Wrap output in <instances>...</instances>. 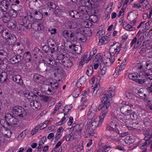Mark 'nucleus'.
I'll list each match as a JSON object with an SVG mask.
<instances>
[{
	"label": "nucleus",
	"instance_id": "obj_29",
	"mask_svg": "<svg viewBox=\"0 0 152 152\" xmlns=\"http://www.w3.org/2000/svg\"><path fill=\"white\" fill-rule=\"evenodd\" d=\"M47 85L50 86L52 89H57L58 87V83L56 81L53 80L48 82Z\"/></svg>",
	"mask_w": 152,
	"mask_h": 152
},
{
	"label": "nucleus",
	"instance_id": "obj_16",
	"mask_svg": "<svg viewBox=\"0 0 152 152\" xmlns=\"http://www.w3.org/2000/svg\"><path fill=\"white\" fill-rule=\"evenodd\" d=\"M145 111L144 110L140 109L138 110L137 112H133L131 113V118L134 120H137L139 117V115L143 116L145 115Z\"/></svg>",
	"mask_w": 152,
	"mask_h": 152
},
{
	"label": "nucleus",
	"instance_id": "obj_54",
	"mask_svg": "<svg viewBox=\"0 0 152 152\" xmlns=\"http://www.w3.org/2000/svg\"><path fill=\"white\" fill-rule=\"evenodd\" d=\"M151 20H149L145 24H143L142 27V29L143 31H145V29L148 30L149 26L151 23Z\"/></svg>",
	"mask_w": 152,
	"mask_h": 152
},
{
	"label": "nucleus",
	"instance_id": "obj_47",
	"mask_svg": "<svg viewBox=\"0 0 152 152\" xmlns=\"http://www.w3.org/2000/svg\"><path fill=\"white\" fill-rule=\"evenodd\" d=\"M10 10L9 12H7V13H9L11 17L15 18L17 16L18 14L17 11L13 9H11Z\"/></svg>",
	"mask_w": 152,
	"mask_h": 152
},
{
	"label": "nucleus",
	"instance_id": "obj_60",
	"mask_svg": "<svg viewBox=\"0 0 152 152\" xmlns=\"http://www.w3.org/2000/svg\"><path fill=\"white\" fill-rule=\"evenodd\" d=\"M72 108V105H66L64 109L62 111L64 112V113H68V111L71 109Z\"/></svg>",
	"mask_w": 152,
	"mask_h": 152
},
{
	"label": "nucleus",
	"instance_id": "obj_42",
	"mask_svg": "<svg viewBox=\"0 0 152 152\" xmlns=\"http://www.w3.org/2000/svg\"><path fill=\"white\" fill-rule=\"evenodd\" d=\"M125 142L129 145L133 144L134 142V140L131 137L127 136L124 139Z\"/></svg>",
	"mask_w": 152,
	"mask_h": 152
},
{
	"label": "nucleus",
	"instance_id": "obj_30",
	"mask_svg": "<svg viewBox=\"0 0 152 152\" xmlns=\"http://www.w3.org/2000/svg\"><path fill=\"white\" fill-rule=\"evenodd\" d=\"M91 57H88V55L85 54L81 58V60L80 62V64L81 65H83L85 63H88L91 59Z\"/></svg>",
	"mask_w": 152,
	"mask_h": 152
},
{
	"label": "nucleus",
	"instance_id": "obj_63",
	"mask_svg": "<svg viewBox=\"0 0 152 152\" xmlns=\"http://www.w3.org/2000/svg\"><path fill=\"white\" fill-rule=\"evenodd\" d=\"M90 93L89 89L88 88H87L82 92V94L83 96H87L89 95Z\"/></svg>",
	"mask_w": 152,
	"mask_h": 152
},
{
	"label": "nucleus",
	"instance_id": "obj_44",
	"mask_svg": "<svg viewBox=\"0 0 152 152\" xmlns=\"http://www.w3.org/2000/svg\"><path fill=\"white\" fill-rule=\"evenodd\" d=\"M108 40V38L107 37H102L99 39L98 44L99 45H104L107 43Z\"/></svg>",
	"mask_w": 152,
	"mask_h": 152
},
{
	"label": "nucleus",
	"instance_id": "obj_24",
	"mask_svg": "<svg viewBox=\"0 0 152 152\" xmlns=\"http://www.w3.org/2000/svg\"><path fill=\"white\" fill-rule=\"evenodd\" d=\"M30 106L34 110H37L40 109L41 105L38 101L34 100L30 102Z\"/></svg>",
	"mask_w": 152,
	"mask_h": 152
},
{
	"label": "nucleus",
	"instance_id": "obj_64",
	"mask_svg": "<svg viewBox=\"0 0 152 152\" xmlns=\"http://www.w3.org/2000/svg\"><path fill=\"white\" fill-rule=\"evenodd\" d=\"M77 151L78 152H83V147L82 145H78L77 148Z\"/></svg>",
	"mask_w": 152,
	"mask_h": 152
},
{
	"label": "nucleus",
	"instance_id": "obj_14",
	"mask_svg": "<svg viewBox=\"0 0 152 152\" xmlns=\"http://www.w3.org/2000/svg\"><path fill=\"white\" fill-rule=\"evenodd\" d=\"M109 53H106L102 58V61L106 66H109L114 61L116 56H111L108 57L107 56Z\"/></svg>",
	"mask_w": 152,
	"mask_h": 152
},
{
	"label": "nucleus",
	"instance_id": "obj_41",
	"mask_svg": "<svg viewBox=\"0 0 152 152\" xmlns=\"http://www.w3.org/2000/svg\"><path fill=\"white\" fill-rule=\"evenodd\" d=\"M16 25V22L14 19H11L8 22L7 26L9 28L13 29L15 27Z\"/></svg>",
	"mask_w": 152,
	"mask_h": 152
},
{
	"label": "nucleus",
	"instance_id": "obj_5",
	"mask_svg": "<svg viewBox=\"0 0 152 152\" xmlns=\"http://www.w3.org/2000/svg\"><path fill=\"white\" fill-rule=\"evenodd\" d=\"M107 114L102 111L99 116H96L95 118L92 119L93 120L91 119V121H88L87 126L88 127L90 126L92 128L99 127L102 125Z\"/></svg>",
	"mask_w": 152,
	"mask_h": 152
},
{
	"label": "nucleus",
	"instance_id": "obj_59",
	"mask_svg": "<svg viewBox=\"0 0 152 152\" xmlns=\"http://www.w3.org/2000/svg\"><path fill=\"white\" fill-rule=\"evenodd\" d=\"M64 116L61 118V120L63 124H64L68 120V117L69 116V113H64Z\"/></svg>",
	"mask_w": 152,
	"mask_h": 152
},
{
	"label": "nucleus",
	"instance_id": "obj_55",
	"mask_svg": "<svg viewBox=\"0 0 152 152\" xmlns=\"http://www.w3.org/2000/svg\"><path fill=\"white\" fill-rule=\"evenodd\" d=\"M122 105H124L126 106H127V107L129 108V107L130 108H133V104L128 102H126L125 101H123L121 103Z\"/></svg>",
	"mask_w": 152,
	"mask_h": 152
},
{
	"label": "nucleus",
	"instance_id": "obj_58",
	"mask_svg": "<svg viewBox=\"0 0 152 152\" xmlns=\"http://www.w3.org/2000/svg\"><path fill=\"white\" fill-rule=\"evenodd\" d=\"M126 96L130 99H132L134 98V95L130 91H126L125 94Z\"/></svg>",
	"mask_w": 152,
	"mask_h": 152
},
{
	"label": "nucleus",
	"instance_id": "obj_9",
	"mask_svg": "<svg viewBox=\"0 0 152 152\" xmlns=\"http://www.w3.org/2000/svg\"><path fill=\"white\" fill-rule=\"evenodd\" d=\"M97 109L96 106L94 104L92 105L86 113L87 118L91 120L97 116Z\"/></svg>",
	"mask_w": 152,
	"mask_h": 152
},
{
	"label": "nucleus",
	"instance_id": "obj_38",
	"mask_svg": "<svg viewBox=\"0 0 152 152\" xmlns=\"http://www.w3.org/2000/svg\"><path fill=\"white\" fill-rule=\"evenodd\" d=\"M101 67L100 68V73L101 75H105L107 70V69L106 67L107 66L105 65L104 63H103V61H102L101 63Z\"/></svg>",
	"mask_w": 152,
	"mask_h": 152
},
{
	"label": "nucleus",
	"instance_id": "obj_45",
	"mask_svg": "<svg viewBox=\"0 0 152 152\" xmlns=\"http://www.w3.org/2000/svg\"><path fill=\"white\" fill-rule=\"evenodd\" d=\"M90 102V101L88 99H84L83 100L82 103L80 106L81 110L84 109Z\"/></svg>",
	"mask_w": 152,
	"mask_h": 152
},
{
	"label": "nucleus",
	"instance_id": "obj_51",
	"mask_svg": "<svg viewBox=\"0 0 152 152\" xmlns=\"http://www.w3.org/2000/svg\"><path fill=\"white\" fill-rule=\"evenodd\" d=\"M89 127L88 129L87 130V132L90 136H94L95 137L96 136V134L94 132V129L95 128H92L91 127Z\"/></svg>",
	"mask_w": 152,
	"mask_h": 152
},
{
	"label": "nucleus",
	"instance_id": "obj_26",
	"mask_svg": "<svg viewBox=\"0 0 152 152\" xmlns=\"http://www.w3.org/2000/svg\"><path fill=\"white\" fill-rule=\"evenodd\" d=\"M4 132L2 134L3 136L7 138H10L12 132L10 130L11 127H4Z\"/></svg>",
	"mask_w": 152,
	"mask_h": 152
},
{
	"label": "nucleus",
	"instance_id": "obj_12",
	"mask_svg": "<svg viewBox=\"0 0 152 152\" xmlns=\"http://www.w3.org/2000/svg\"><path fill=\"white\" fill-rule=\"evenodd\" d=\"M13 113L20 117H24L26 115V113L24 109L20 106L15 107L13 109Z\"/></svg>",
	"mask_w": 152,
	"mask_h": 152
},
{
	"label": "nucleus",
	"instance_id": "obj_62",
	"mask_svg": "<svg viewBox=\"0 0 152 152\" xmlns=\"http://www.w3.org/2000/svg\"><path fill=\"white\" fill-rule=\"evenodd\" d=\"M39 126L37 125L34 129H33L31 130V135H33L35 134L38 132V130L39 129Z\"/></svg>",
	"mask_w": 152,
	"mask_h": 152
},
{
	"label": "nucleus",
	"instance_id": "obj_22",
	"mask_svg": "<svg viewBox=\"0 0 152 152\" xmlns=\"http://www.w3.org/2000/svg\"><path fill=\"white\" fill-rule=\"evenodd\" d=\"M147 81H145L146 84V88L148 92L152 94V76L147 78Z\"/></svg>",
	"mask_w": 152,
	"mask_h": 152
},
{
	"label": "nucleus",
	"instance_id": "obj_35",
	"mask_svg": "<svg viewBox=\"0 0 152 152\" xmlns=\"http://www.w3.org/2000/svg\"><path fill=\"white\" fill-rule=\"evenodd\" d=\"M12 79L14 81L16 82L20 85H22L23 84V82L20 75H17L14 76L13 77Z\"/></svg>",
	"mask_w": 152,
	"mask_h": 152
},
{
	"label": "nucleus",
	"instance_id": "obj_61",
	"mask_svg": "<svg viewBox=\"0 0 152 152\" xmlns=\"http://www.w3.org/2000/svg\"><path fill=\"white\" fill-rule=\"evenodd\" d=\"M143 92L144 89L142 88H140L138 91V95L140 97H143V96H145V97L146 94L143 93Z\"/></svg>",
	"mask_w": 152,
	"mask_h": 152
},
{
	"label": "nucleus",
	"instance_id": "obj_20",
	"mask_svg": "<svg viewBox=\"0 0 152 152\" xmlns=\"http://www.w3.org/2000/svg\"><path fill=\"white\" fill-rule=\"evenodd\" d=\"M151 45V42L149 40H147L143 42L142 46L143 47V48L146 49H147V51L148 50H150L149 52H148V53L149 54H151L152 56V49Z\"/></svg>",
	"mask_w": 152,
	"mask_h": 152
},
{
	"label": "nucleus",
	"instance_id": "obj_32",
	"mask_svg": "<svg viewBox=\"0 0 152 152\" xmlns=\"http://www.w3.org/2000/svg\"><path fill=\"white\" fill-rule=\"evenodd\" d=\"M49 62L48 65L47 66L46 69V70L48 71L52 70L53 69H54V67L56 66V64L55 61H49Z\"/></svg>",
	"mask_w": 152,
	"mask_h": 152
},
{
	"label": "nucleus",
	"instance_id": "obj_27",
	"mask_svg": "<svg viewBox=\"0 0 152 152\" xmlns=\"http://www.w3.org/2000/svg\"><path fill=\"white\" fill-rule=\"evenodd\" d=\"M111 147L109 145H105L97 149L95 152H107L110 150Z\"/></svg>",
	"mask_w": 152,
	"mask_h": 152
},
{
	"label": "nucleus",
	"instance_id": "obj_37",
	"mask_svg": "<svg viewBox=\"0 0 152 152\" xmlns=\"http://www.w3.org/2000/svg\"><path fill=\"white\" fill-rule=\"evenodd\" d=\"M145 137L144 139L148 140L152 137V130H147L144 133Z\"/></svg>",
	"mask_w": 152,
	"mask_h": 152
},
{
	"label": "nucleus",
	"instance_id": "obj_40",
	"mask_svg": "<svg viewBox=\"0 0 152 152\" xmlns=\"http://www.w3.org/2000/svg\"><path fill=\"white\" fill-rule=\"evenodd\" d=\"M7 79V74L5 72H2L0 74V81L2 83L5 82Z\"/></svg>",
	"mask_w": 152,
	"mask_h": 152
},
{
	"label": "nucleus",
	"instance_id": "obj_56",
	"mask_svg": "<svg viewBox=\"0 0 152 152\" xmlns=\"http://www.w3.org/2000/svg\"><path fill=\"white\" fill-rule=\"evenodd\" d=\"M137 15L133 12H131L129 13L128 15L127 18L128 20H132L134 18H136Z\"/></svg>",
	"mask_w": 152,
	"mask_h": 152
},
{
	"label": "nucleus",
	"instance_id": "obj_11",
	"mask_svg": "<svg viewBox=\"0 0 152 152\" xmlns=\"http://www.w3.org/2000/svg\"><path fill=\"white\" fill-rule=\"evenodd\" d=\"M99 79L100 77H99L98 78H96L94 77L92 78L91 81V83L92 84H94L95 82L96 81L95 84L94 85V86L92 88L93 91H92V92H93L92 95L94 96H97V93L100 87V85L99 84L100 81L99 80Z\"/></svg>",
	"mask_w": 152,
	"mask_h": 152
},
{
	"label": "nucleus",
	"instance_id": "obj_33",
	"mask_svg": "<svg viewBox=\"0 0 152 152\" xmlns=\"http://www.w3.org/2000/svg\"><path fill=\"white\" fill-rule=\"evenodd\" d=\"M28 133V130L25 129L20 133L17 138V140L19 141L22 140Z\"/></svg>",
	"mask_w": 152,
	"mask_h": 152
},
{
	"label": "nucleus",
	"instance_id": "obj_48",
	"mask_svg": "<svg viewBox=\"0 0 152 152\" xmlns=\"http://www.w3.org/2000/svg\"><path fill=\"white\" fill-rule=\"evenodd\" d=\"M23 57L26 62H29L31 60V55L28 52L25 53L24 54Z\"/></svg>",
	"mask_w": 152,
	"mask_h": 152
},
{
	"label": "nucleus",
	"instance_id": "obj_18",
	"mask_svg": "<svg viewBox=\"0 0 152 152\" xmlns=\"http://www.w3.org/2000/svg\"><path fill=\"white\" fill-rule=\"evenodd\" d=\"M75 33L77 34V35H80L79 37H77V38L76 39L79 42H85L86 41L87 38L86 37L88 36H90L91 34L87 35L85 33V32H77V29L75 31Z\"/></svg>",
	"mask_w": 152,
	"mask_h": 152
},
{
	"label": "nucleus",
	"instance_id": "obj_23",
	"mask_svg": "<svg viewBox=\"0 0 152 152\" xmlns=\"http://www.w3.org/2000/svg\"><path fill=\"white\" fill-rule=\"evenodd\" d=\"M62 34L65 38L68 39H71L75 36L74 33H73L71 31L69 30H65L63 31Z\"/></svg>",
	"mask_w": 152,
	"mask_h": 152
},
{
	"label": "nucleus",
	"instance_id": "obj_28",
	"mask_svg": "<svg viewBox=\"0 0 152 152\" xmlns=\"http://www.w3.org/2000/svg\"><path fill=\"white\" fill-rule=\"evenodd\" d=\"M123 27L124 29L128 31H134L136 30L135 27L130 24H124Z\"/></svg>",
	"mask_w": 152,
	"mask_h": 152
},
{
	"label": "nucleus",
	"instance_id": "obj_10",
	"mask_svg": "<svg viewBox=\"0 0 152 152\" xmlns=\"http://www.w3.org/2000/svg\"><path fill=\"white\" fill-rule=\"evenodd\" d=\"M5 118L6 120H8V124L9 127L12 126L17 127L19 125V123L18 119L10 114H6L5 115Z\"/></svg>",
	"mask_w": 152,
	"mask_h": 152
},
{
	"label": "nucleus",
	"instance_id": "obj_25",
	"mask_svg": "<svg viewBox=\"0 0 152 152\" xmlns=\"http://www.w3.org/2000/svg\"><path fill=\"white\" fill-rule=\"evenodd\" d=\"M146 140L144 139L143 140H141L138 142L137 145L139 146V148L140 149L144 148V149L141 152H146V149L143 148L145 147L147 143Z\"/></svg>",
	"mask_w": 152,
	"mask_h": 152
},
{
	"label": "nucleus",
	"instance_id": "obj_57",
	"mask_svg": "<svg viewBox=\"0 0 152 152\" xmlns=\"http://www.w3.org/2000/svg\"><path fill=\"white\" fill-rule=\"evenodd\" d=\"M77 24L76 22L71 21L68 24V27L69 28L73 29L77 27Z\"/></svg>",
	"mask_w": 152,
	"mask_h": 152
},
{
	"label": "nucleus",
	"instance_id": "obj_15",
	"mask_svg": "<svg viewBox=\"0 0 152 152\" xmlns=\"http://www.w3.org/2000/svg\"><path fill=\"white\" fill-rule=\"evenodd\" d=\"M10 0H4L0 2V8L2 10L5 12L11 8Z\"/></svg>",
	"mask_w": 152,
	"mask_h": 152
},
{
	"label": "nucleus",
	"instance_id": "obj_36",
	"mask_svg": "<svg viewBox=\"0 0 152 152\" xmlns=\"http://www.w3.org/2000/svg\"><path fill=\"white\" fill-rule=\"evenodd\" d=\"M69 47L71 49L72 48L74 51L77 54H78L81 52V48L80 46L74 45L73 46H71L70 45L69 46Z\"/></svg>",
	"mask_w": 152,
	"mask_h": 152
},
{
	"label": "nucleus",
	"instance_id": "obj_3",
	"mask_svg": "<svg viewBox=\"0 0 152 152\" xmlns=\"http://www.w3.org/2000/svg\"><path fill=\"white\" fill-rule=\"evenodd\" d=\"M143 66L140 64L139 67L138 68V72L136 73H132L129 74L128 76L129 79L135 81L137 83L142 84L145 82V77L146 76H149L152 75V71L148 69L146 72L143 70Z\"/></svg>",
	"mask_w": 152,
	"mask_h": 152
},
{
	"label": "nucleus",
	"instance_id": "obj_17",
	"mask_svg": "<svg viewBox=\"0 0 152 152\" xmlns=\"http://www.w3.org/2000/svg\"><path fill=\"white\" fill-rule=\"evenodd\" d=\"M67 142H71L73 140L77 139L79 138V135L77 132H75L73 133H71L63 137Z\"/></svg>",
	"mask_w": 152,
	"mask_h": 152
},
{
	"label": "nucleus",
	"instance_id": "obj_13",
	"mask_svg": "<svg viewBox=\"0 0 152 152\" xmlns=\"http://www.w3.org/2000/svg\"><path fill=\"white\" fill-rule=\"evenodd\" d=\"M64 54L60 55V57L57 56L56 58V60H58L60 63H61L63 65L67 67H70L73 65L72 62L69 60H66V58L64 57Z\"/></svg>",
	"mask_w": 152,
	"mask_h": 152
},
{
	"label": "nucleus",
	"instance_id": "obj_49",
	"mask_svg": "<svg viewBox=\"0 0 152 152\" xmlns=\"http://www.w3.org/2000/svg\"><path fill=\"white\" fill-rule=\"evenodd\" d=\"M10 18L11 17L10 16L9 13L6 12L3 18L4 22L5 23H6L8 22L11 20L10 19Z\"/></svg>",
	"mask_w": 152,
	"mask_h": 152
},
{
	"label": "nucleus",
	"instance_id": "obj_6",
	"mask_svg": "<svg viewBox=\"0 0 152 152\" xmlns=\"http://www.w3.org/2000/svg\"><path fill=\"white\" fill-rule=\"evenodd\" d=\"M88 12L87 11V12H85L84 13V16H83V18L85 17L86 20L85 21H82L81 24L82 27H81L77 29V32H85L86 34L89 35L91 34V32L87 28H89L91 26V23L88 19H89L90 16L87 14Z\"/></svg>",
	"mask_w": 152,
	"mask_h": 152
},
{
	"label": "nucleus",
	"instance_id": "obj_2",
	"mask_svg": "<svg viewBox=\"0 0 152 152\" xmlns=\"http://www.w3.org/2000/svg\"><path fill=\"white\" fill-rule=\"evenodd\" d=\"M116 88L115 86H112L109 88L107 92L102 95L101 99L103 104L100 105L99 107L101 110L106 114L108 112V108L110 105L112 98L115 94V91Z\"/></svg>",
	"mask_w": 152,
	"mask_h": 152
},
{
	"label": "nucleus",
	"instance_id": "obj_46",
	"mask_svg": "<svg viewBox=\"0 0 152 152\" xmlns=\"http://www.w3.org/2000/svg\"><path fill=\"white\" fill-rule=\"evenodd\" d=\"M7 53L3 50H0V60H3L7 58Z\"/></svg>",
	"mask_w": 152,
	"mask_h": 152
},
{
	"label": "nucleus",
	"instance_id": "obj_19",
	"mask_svg": "<svg viewBox=\"0 0 152 152\" xmlns=\"http://www.w3.org/2000/svg\"><path fill=\"white\" fill-rule=\"evenodd\" d=\"M23 94L26 97L30 100H35L37 97L36 95L34 94L33 92H30L28 90L24 91L23 92Z\"/></svg>",
	"mask_w": 152,
	"mask_h": 152
},
{
	"label": "nucleus",
	"instance_id": "obj_8",
	"mask_svg": "<svg viewBox=\"0 0 152 152\" xmlns=\"http://www.w3.org/2000/svg\"><path fill=\"white\" fill-rule=\"evenodd\" d=\"M121 48V45L118 43H113L110 46L109 52L111 56H116L119 53Z\"/></svg>",
	"mask_w": 152,
	"mask_h": 152
},
{
	"label": "nucleus",
	"instance_id": "obj_31",
	"mask_svg": "<svg viewBox=\"0 0 152 152\" xmlns=\"http://www.w3.org/2000/svg\"><path fill=\"white\" fill-rule=\"evenodd\" d=\"M64 128L63 127H60L57 129L56 134V139L58 140L61 137L64 130Z\"/></svg>",
	"mask_w": 152,
	"mask_h": 152
},
{
	"label": "nucleus",
	"instance_id": "obj_53",
	"mask_svg": "<svg viewBox=\"0 0 152 152\" xmlns=\"http://www.w3.org/2000/svg\"><path fill=\"white\" fill-rule=\"evenodd\" d=\"M93 67L91 65L88 66L87 67L86 74L88 76L91 75L93 72Z\"/></svg>",
	"mask_w": 152,
	"mask_h": 152
},
{
	"label": "nucleus",
	"instance_id": "obj_50",
	"mask_svg": "<svg viewBox=\"0 0 152 152\" xmlns=\"http://www.w3.org/2000/svg\"><path fill=\"white\" fill-rule=\"evenodd\" d=\"M62 102H59L58 104H57L55 106L53 112H52L51 113V115H53L56 113L57 111L58 110L59 108L61 107L62 105Z\"/></svg>",
	"mask_w": 152,
	"mask_h": 152
},
{
	"label": "nucleus",
	"instance_id": "obj_21",
	"mask_svg": "<svg viewBox=\"0 0 152 152\" xmlns=\"http://www.w3.org/2000/svg\"><path fill=\"white\" fill-rule=\"evenodd\" d=\"M120 108V110L121 113L125 116H128L131 115L132 113V110L127 106L122 105Z\"/></svg>",
	"mask_w": 152,
	"mask_h": 152
},
{
	"label": "nucleus",
	"instance_id": "obj_34",
	"mask_svg": "<svg viewBox=\"0 0 152 152\" xmlns=\"http://www.w3.org/2000/svg\"><path fill=\"white\" fill-rule=\"evenodd\" d=\"M86 81V77L84 76H82L77 81V86L78 87H80L85 83Z\"/></svg>",
	"mask_w": 152,
	"mask_h": 152
},
{
	"label": "nucleus",
	"instance_id": "obj_4",
	"mask_svg": "<svg viewBox=\"0 0 152 152\" xmlns=\"http://www.w3.org/2000/svg\"><path fill=\"white\" fill-rule=\"evenodd\" d=\"M84 1H86L87 2H83V0L82 1V2H81V4L82 6L79 7L78 8L79 12L74 10L69 12V15L71 17L77 19L80 18L82 16H84V13L87 12V8H93V3H91V2H90V0H85Z\"/></svg>",
	"mask_w": 152,
	"mask_h": 152
},
{
	"label": "nucleus",
	"instance_id": "obj_1",
	"mask_svg": "<svg viewBox=\"0 0 152 152\" xmlns=\"http://www.w3.org/2000/svg\"><path fill=\"white\" fill-rule=\"evenodd\" d=\"M123 114H118L115 116V118L118 120L119 122H117L114 119L111 121L110 125L107 126V130L113 131L116 133H119V130L121 129V128H125L126 127L129 130H132L134 129L131 126H135V124L131 125L130 124V120L126 119V116H124Z\"/></svg>",
	"mask_w": 152,
	"mask_h": 152
},
{
	"label": "nucleus",
	"instance_id": "obj_39",
	"mask_svg": "<svg viewBox=\"0 0 152 152\" xmlns=\"http://www.w3.org/2000/svg\"><path fill=\"white\" fill-rule=\"evenodd\" d=\"M30 21H31V15H28L27 17L25 16L23 19V25H26L30 23Z\"/></svg>",
	"mask_w": 152,
	"mask_h": 152
},
{
	"label": "nucleus",
	"instance_id": "obj_52",
	"mask_svg": "<svg viewBox=\"0 0 152 152\" xmlns=\"http://www.w3.org/2000/svg\"><path fill=\"white\" fill-rule=\"evenodd\" d=\"M33 12L34 14L36 15V17L38 18V19H41L42 18V15L40 11L38 12L36 10H34L33 11Z\"/></svg>",
	"mask_w": 152,
	"mask_h": 152
},
{
	"label": "nucleus",
	"instance_id": "obj_43",
	"mask_svg": "<svg viewBox=\"0 0 152 152\" xmlns=\"http://www.w3.org/2000/svg\"><path fill=\"white\" fill-rule=\"evenodd\" d=\"M8 121L9 120H7L6 119L5 116L4 117V119H1L0 120V123L4 127H9Z\"/></svg>",
	"mask_w": 152,
	"mask_h": 152
},
{
	"label": "nucleus",
	"instance_id": "obj_7",
	"mask_svg": "<svg viewBox=\"0 0 152 152\" xmlns=\"http://www.w3.org/2000/svg\"><path fill=\"white\" fill-rule=\"evenodd\" d=\"M2 36L3 39L6 40V43L9 45H12L16 42L17 39L15 35L9 33L6 30L2 33Z\"/></svg>",
	"mask_w": 152,
	"mask_h": 152
}]
</instances>
